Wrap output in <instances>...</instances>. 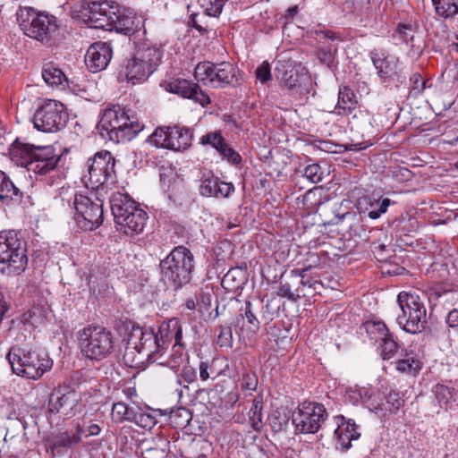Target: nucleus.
<instances>
[{
  "label": "nucleus",
  "instance_id": "obj_33",
  "mask_svg": "<svg viewBox=\"0 0 458 458\" xmlns=\"http://www.w3.org/2000/svg\"><path fill=\"white\" fill-rule=\"evenodd\" d=\"M396 369L402 373L416 375L421 369V362L412 352L403 349L396 360Z\"/></svg>",
  "mask_w": 458,
  "mask_h": 458
},
{
  "label": "nucleus",
  "instance_id": "obj_5",
  "mask_svg": "<svg viewBox=\"0 0 458 458\" xmlns=\"http://www.w3.org/2000/svg\"><path fill=\"white\" fill-rule=\"evenodd\" d=\"M6 360L14 374L33 380L40 378L53 366V360L45 351L28 346H13Z\"/></svg>",
  "mask_w": 458,
  "mask_h": 458
},
{
  "label": "nucleus",
  "instance_id": "obj_24",
  "mask_svg": "<svg viewBox=\"0 0 458 458\" xmlns=\"http://www.w3.org/2000/svg\"><path fill=\"white\" fill-rule=\"evenodd\" d=\"M171 140V149L176 151L186 150L191 146L193 131L191 129L179 124L170 126L168 132Z\"/></svg>",
  "mask_w": 458,
  "mask_h": 458
},
{
  "label": "nucleus",
  "instance_id": "obj_14",
  "mask_svg": "<svg viewBox=\"0 0 458 458\" xmlns=\"http://www.w3.org/2000/svg\"><path fill=\"white\" fill-rule=\"evenodd\" d=\"M72 207L75 211L74 220L81 230L92 231L102 225L103 207L99 199L94 201L85 195L75 194Z\"/></svg>",
  "mask_w": 458,
  "mask_h": 458
},
{
  "label": "nucleus",
  "instance_id": "obj_43",
  "mask_svg": "<svg viewBox=\"0 0 458 458\" xmlns=\"http://www.w3.org/2000/svg\"><path fill=\"white\" fill-rule=\"evenodd\" d=\"M392 203L391 199L388 198H385L382 199H369L368 209V216L371 219H377L380 217L382 214H385L387 211L388 207Z\"/></svg>",
  "mask_w": 458,
  "mask_h": 458
},
{
  "label": "nucleus",
  "instance_id": "obj_11",
  "mask_svg": "<svg viewBox=\"0 0 458 458\" xmlns=\"http://www.w3.org/2000/svg\"><path fill=\"white\" fill-rule=\"evenodd\" d=\"M79 342L81 353L90 360H101L114 348L113 335L102 327H88L80 332Z\"/></svg>",
  "mask_w": 458,
  "mask_h": 458
},
{
  "label": "nucleus",
  "instance_id": "obj_50",
  "mask_svg": "<svg viewBox=\"0 0 458 458\" xmlns=\"http://www.w3.org/2000/svg\"><path fill=\"white\" fill-rule=\"evenodd\" d=\"M134 423L145 429H151L157 424V420L152 414L139 411L134 418Z\"/></svg>",
  "mask_w": 458,
  "mask_h": 458
},
{
  "label": "nucleus",
  "instance_id": "obj_41",
  "mask_svg": "<svg viewBox=\"0 0 458 458\" xmlns=\"http://www.w3.org/2000/svg\"><path fill=\"white\" fill-rule=\"evenodd\" d=\"M169 420L174 428H185L191 420V412L185 407H177L170 412Z\"/></svg>",
  "mask_w": 458,
  "mask_h": 458
},
{
  "label": "nucleus",
  "instance_id": "obj_17",
  "mask_svg": "<svg viewBox=\"0 0 458 458\" xmlns=\"http://www.w3.org/2000/svg\"><path fill=\"white\" fill-rule=\"evenodd\" d=\"M366 331L371 341L379 343L380 355L383 360L394 357L399 349V344L385 323L381 321L367 323Z\"/></svg>",
  "mask_w": 458,
  "mask_h": 458
},
{
  "label": "nucleus",
  "instance_id": "obj_29",
  "mask_svg": "<svg viewBox=\"0 0 458 458\" xmlns=\"http://www.w3.org/2000/svg\"><path fill=\"white\" fill-rule=\"evenodd\" d=\"M259 320L252 310V304L250 301L245 302L244 309L240 310V314L236 318L235 327L246 330L251 335H255L259 329Z\"/></svg>",
  "mask_w": 458,
  "mask_h": 458
},
{
  "label": "nucleus",
  "instance_id": "obj_22",
  "mask_svg": "<svg viewBox=\"0 0 458 458\" xmlns=\"http://www.w3.org/2000/svg\"><path fill=\"white\" fill-rule=\"evenodd\" d=\"M110 208L114 216L115 224L118 225L122 221H125L131 212L140 210L139 205L127 193L114 192L110 199Z\"/></svg>",
  "mask_w": 458,
  "mask_h": 458
},
{
  "label": "nucleus",
  "instance_id": "obj_40",
  "mask_svg": "<svg viewBox=\"0 0 458 458\" xmlns=\"http://www.w3.org/2000/svg\"><path fill=\"white\" fill-rule=\"evenodd\" d=\"M258 385L259 378L257 374L250 369L244 370L240 377V387L244 395H251L257 390Z\"/></svg>",
  "mask_w": 458,
  "mask_h": 458
},
{
  "label": "nucleus",
  "instance_id": "obj_19",
  "mask_svg": "<svg viewBox=\"0 0 458 458\" xmlns=\"http://www.w3.org/2000/svg\"><path fill=\"white\" fill-rule=\"evenodd\" d=\"M87 8L89 12L90 26L108 30L119 5L114 1H91L89 2Z\"/></svg>",
  "mask_w": 458,
  "mask_h": 458
},
{
  "label": "nucleus",
  "instance_id": "obj_53",
  "mask_svg": "<svg viewBox=\"0 0 458 458\" xmlns=\"http://www.w3.org/2000/svg\"><path fill=\"white\" fill-rule=\"evenodd\" d=\"M176 372L179 374V378L183 379L186 384H192L197 380V372L195 369L189 363L182 366V368Z\"/></svg>",
  "mask_w": 458,
  "mask_h": 458
},
{
  "label": "nucleus",
  "instance_id": "obj_57",
  "mask_svg": "<svg viewBox=\"0 0 458 458\" xmlns=\"http://www.w3.org/2000/svg\"><path fill=\"white\" fill-rule=\"evenodd\" d=\"M128 405L124 403H115L112 407V419L117 423L126 420L125 411H127Z\"/></svg>",
  "mask_w": 458,
  "mask_h": 458
},
{
  "label": "nucleus",
  "instance_id": "obj_18",
  "mask_svg": "<svg viewBox=\"0 0 458 458\" xmlns=\"http://www.w3.org/2000/svg\"><path fill=\"white\" fill-rule=\"evenodd\" d=\"M79 395L74 390L64 392L60 387L55 389L48 399V411L71 418L76 414L79 405Z\"/></svg>",
  "mask_w": 458,
  "mask_h": 458
},
{
  "label": "nucleus",
  "instance_id": "obj_51",
  "mask_svg": "<svg viewBox=\"0 0 458 458\" xmlns=\"http://www.w3.org/2000/svg\"><path fill=\"white\" fill-rule=\"evenodd\" d=\"M414 37V30L411 24H398L394 38H398L402 42L408 44Z\"/></svg>",
  "mask_w": 458,
  "mask_h": 458
},
{
  "label": "nucleus",
  "instance_id": "obj_21",
  "mask_svg": "<svg viewBox=\"0 0 458 458\" xmlns=\"http://www.w3.org/2000/svg\"><path fill=\"white\" fill-rule=\"evenodd\" d=\"M337 428L335 430V446L342 451H347L352 446V441L360 437L357 426L353 420H346L343 415L335 418Z\"/></svg>",
  "mask_w": 458,
  "mask_h": 458
},
{
  "label": "nucleus",
  "instance_id": "obj_9",
  "mask_svg": "<svg viewBox=\"0 0 458 458\" xmlns=\"http://www.w3.org/2000/svg\"><path fill=\"white\" fill-rule=\"evenodd\" d=\"M17 20L26 36L40 42H49L58 29L57 19L54 15L32 7L20 9Z\"/></svg>",
  "mask_w": 458,
  "mask_h": 458
},
{
  "label": "nucleus",
  "instance_id": "obj_62",
  "mask_svg": "<svg viewBox=\"0 0 458 458\" xmlns=\"http://www.w3.org/2000/svg\"><path fill=\"white\" fill-rule=\"evenodd\" d=\"M26 315L28 316L27 319L32 326L43 322L41 310L38 307H33L26 313Z\"/></svg>",
  "mask_w": 458,
  "mask_h": 458
},
{
  "label": "nucleus",
  "instance_id": "obj_63",
  "mask_svg": "<svg viewBox=\"0 0 458 458\" xmlns=\"http://www.w3.org/2000/svg\"><path fill=\"white\" fill-rule=\"evenodd\" d=\"M410 81L412 84V89L419 92L424 89L425 81L420 73H414L411 76Z\"/></svg>",
  "mask_w": 458,
  "mask_h": 458
},
{
  "label": "nucleus",
  "instance_id": "obj_8",
  "mask_svg": "<svg viewBox=\"0 0 458 458\" xmlns=\"http://www.w3.org/2000/svg\"><path fill=\"white\" fill-rule=\"evenodd\" d=\"M161 58L162 51L159 47L142 43L123 66L121 73L132 84L145 81L156 71Z\"/></svg>",
  "mask_w": 458,
  "mask_h": 458
},
{
  "label": "nucleus",
  "instance_id": "obj_20",
  "mask_svg": "<svg viewBox=\"0 0 458 458\" xmlns=\"http://www.w3.org/2000/svg\"><path fill=\"white\" fill-rule=\"evenodd\" d=\"M113 51L108 42H96L92 44L85 55V64L91 72H98L106 68Z\"/></svg>",
  "mask_w": 458,
  "mask_h": 458
},
{
  "label": "nucleus",
  "instance_id": "obj_60",
  "mask_svg": "<svg viewBox=\"0 0 458 458\" xmlns=\"http://www.w3.org/2000/svg\"><path fill=\"white\" fill-rule=\"evenodd\" d=\"M318 57L322 64L330 67L334 62V54L332 48L327 47L318 49Z\"/></svg>",
  "mask_w": 458,
  "mask_h": 458
},
{
  "label": "nucleus",
  "instance_id": "obj_47",
  "mask_svg": "<svg viewBox=\"0 0 458 458\" xmlns=\"http://www.w3.org/2000/svg\"><path fill=\"white\" fill-rule=\"evenodd\" d=\"M219 178L214 175L202 180L199 186V192L205 197H216L217 195V186Z\"/></svg>",
  "mask_w": 458,
  "mask_h": 458
},
{
  "label": "nucleus",
  "instance_id": "obj_23",
  "mask_svg": "<svg viewBox=\"0 0 458 458\" xmlns=\"http://www.w3.org/2000/svg\"><path fill=\"white\" fill-rule=\"evenodd\" d=\"M170 91L183 98H190L202 106L210 103L209 97L200 89L198 84L182 79H177L169 84Z\"/></svg>",
  "mask_w": 458,
  "mask_h": 458
},
{
  "label": "nucleus",
  "instance_id": "obj_3",
  "mask_svg": "<svg viewBox=\"0 0 458 458\" xmlns=\"http://www.w3.org/2000/svg\"><path fill=\"white\" fill-rule=\"evenodd\" d=\"M11 158L17 165L44 176L55 172L62 156L55 153L53 146H35L15 140L11 149Z\"/></svg>",
  "mask_w": 458,
  "mask_h": 458
},
{
  "label": "nucleus",
  "instance_id": "obj_59",
  "mask_svg": "<svg viewBox=\"0 0 458 458\" xmlns=\"http://www.w3.org/2000/svg\"><path fill=\"white\" fill-rule=\"evenodd\" d=\"M223 159L227 160L233 165H239L242 162V157L230 145L222 151L220 155Z\"/></svg>",
  "mask_w": 458,
  "mask_h": 458
},
{
  "label": "nucleus",
  "instance_id": "obj_25",
  "mask_svg": "<svg viewBox=\"0 0 458 458\" xmlns=\"http://www.w3.org/2000/svg\"><path fill=\"white\" fill-rule=\"evenodd\" d=\"M371 59L380 78H387L395 73L398 64L396 56L375 51L371 53Z\"/></svg>",
  "mask_w": 458,
  "mask_h": 458
},
{
  "label": "nucleus",
  "instance_id": "obj_58",
  "mask_svg": "<svg viewBox=\"0 0 458 458\" xmlns=\"http://www.w3.org/2000/svg\"><path fill=\"white\" fill-rule=\"evenodd\" d=\"M228 0H209L207 7L206 13L209 16L217 17L221 14L225 4Z\"/></svg>",
  "mask_w": 458,
  "mask_h": 458
},
{
  "label": "nucleus",
  "instance_id": "obj_36",
  "mask_svg": "<svg viewBox=\"0 0 458 458\" xmlns=\"http://www.w3.org/2000/svg\"><path fill=\"white\" fill-rule=\"evenodd\" d=\"M435 13L439 17L451 20L458 13V0H432Z\"/></svg>",
  "mask_w": 458,
  "mask_h": 458
},
{
  "label": "nucleus",
  "instance_id": "obj_28",
  "mask_svg": "<svg viewBox=\"0 0 458 458\" xmlns=\"http://www.w3.org/2000/svg\"><path fill=\"white\" fill-rule=\"evenodd\" d=\"M148 219L147 213L140 208L131 212V216L122 221L118 225L121 226L120 230H123L126 235L133 236L135 234L141 233L144 230Z\"/></svg>",
  "mask_w": 458,
  "mask_h": 458
},
{
  "label": "nucleus",
  "instance_id": "obj_35",
  "mask_svg": "<svg viewBox=\"0 0 458 458\" xmlns=\"http://www.w3.org/2000/svg\"><path fill=\"white\" fill-rule=\"evenodd\" d=\"M358 394L369 411L375 412L386 411V404L378 393L370 389L362 388L359 391Z\"/></svg>",
  "mask_w": 458,
  "mask_h": 458
},
{
  "label": "nucleus",
  "instance_id": "obj_10",
  "mask_svg": "<svg viewBox=\"0 0 458 458\" xmlns=\"http://www.w3.org/2000/svg\"><path fill=\"white\" fill-rule=\"evenodd\" d=\"M397 302L402 310L397 322L403 329L411 334L422 332L427 326V310L420 297L415 293L403 291L397 296Z\"/></svg>",
  "mask_w": 458,
  "mask_h": 458
},
{
  "label": "nucleus",
  "instance_id": "obj_6",
  "mask_svg": "<svg viewBox=\"0 0 458 458\" xmlns=\"http://www.w3.org/2000/svg\"><path fill=\"white\" fill-rule=\"evenodd\" d=\"M28 265L26 243L14 230L0 232V273L5 276L21 274Z\"/></svg>",
  "mask_w": 458,
  "mask_h": 458
},
{
  "label": "nucleus",
  "instance_id": "obj_49",
  "mask_svg": "<svg viewBox=\"0 0 458 458\" xmlns=\"http://www.w3.org/2000/svg\"><path fill=\"white\" fill-rule=\"evenodd\" d=\"M302 175L312 183H318L323 179V171L319 165L311 164L304 168Z\"/></svg>",
  "mask_w": 458,
  "mask_h": 458
},
{
  "label": "nucleus",
  "instance_id": "obj_48",
  "mask_svg": "<svg viewBox=\"0 0 458 458\" xmlns=\"http://www.w3.org/2000/svg\"><path fill=\"white\" fill-rule=\"evenodd\" d=\"M87 5H89V2L85 0L75 3L71 8V16L89 23V12Z\"/></svg>",
  "mask_w": 458,
  "mask_h": 458
},
{
  "label": "nucleus",
  "instance_id": "obj_2",
  "mask_svg": "<svg viewBox=\"0 0 458 458\" xmlns=\"http://www.w3.org/2000/svg\"><path fill=\"white\" fill-rule=\"evenodd\" d=\"M144 128L137 114L119 106L106 108L98 124L103 138L120 143L130 141Z\"/></svg>",
  "mask_w": 458,
  "mask_h": 458
},
{
  "label": "nucleus",
  "instance_id": "obj_31",
  "mask_svg": "<svg viewBox=\"0 0 458 458\" xmlns=\"http://www.w3.org/2000/svg\"><path fill=\"white\" fill-rule=\"evenodd\" d=\"M246 271L241 267H233L223 276L221 285L227 292L236 293L242 290L247 283Z\"/></svg>",
  "mask_w": 458,
  "mask_h": 458
},
{
  "label": "nucleus",
  "instance_id": "obj_12",
  "mask_svg": "<svg viewBox=\"0 0 458 458\" xmlns=\"http://www.w3.org/2000/svg\"><path fill=\"white\" fill-rule=\"evenodd\" d=\"M115 159L109 151L98 152L85 163L81 181L87 188L98 189L115 174Z\"/></svg>",
  "mask_w": 458,
  "mask_h": 458
},
{
  "label": "nucleus",
  "instance_id": "obj_15",
  "mask_svg": "<svg viewBox=\"0 0 458 458\" xmlns=\"http://www.w3.org/2000/svg\"><path fill=\"white\" fill-rule=\"evenodd\" d=\"M68 119V113L62 103L48 100L35 112L33 123L38 131L54 132L63 129Z\"/></svg>",
  "mask_w": 458,
  "mask_h": 458
},
{
  "label": "nucleus",
  "instance_id": "obj_42",
  "mask_svg": "<svg viewBox=\"0 0 458 458\" xmlns=\"http://www.w3.org/2000/svg\"><path fill=\"white\" fill-rule=\"evenodd\" d=\"M277 295L296 302L301 298L300 287L296 283H293V277H291V281L280 283Z\"/></svg>",
  "mask_w": 458,
  "mask_h": 458
},
{
  "label": "nucleus",
  "instance_id": "obj_44",
  "mask_svg": "<svg viewBox=\"0 0 458 458\" xmlns=\"http://www.w3.org/2000/svg\"><path fill=\"white\" fill-rule=\"evenodd\" d=\"M386 411L394 413L405 403L403 394L397 390H390L386 395Z\"/></svg>",
  "mask_w": 458,
  "mask_h": 458
},
{
  "label": "nucleus",
  "instance_id": "obj_56",
  "mask_svg": "<svg viewBox=\"0 0 458 458\" xmlns=\"http://www.w3.org/2000/svg\"><path fill=\"white\" fill-rule=\"evenodd\" d=\"M224 137L220 131H215L208 132L200 138V144L202 145H211L213 148H216L219 143L223 142Z\"/></svg>",
  "mask_w": 458,
  "mask_h": 458
},
{
  "label": "nucleus",
  "instance_id": "obj_39",
  "mask_svg": "<svg viewBox=\"0 0 458 458\" xmlns=\"http://www.w3.org/2000/svg\"><path fill=\"white\" fill-rule=\"evenodd\" d=\"M433 393L437 401L445 405L458 400V390L442 384L436 385L433 388Z\"/></svg>",
  "mask_w": 458,
  "mask_h": 458
},
{
  "label": "nucleus",
  "instance_id": "obj_7",
  "mask_svg": "<svg viewBox=\"0 0 458 458\" xmlns=\"http://www.w3.org/2000/svg\"><path fill=\"white\" fill-rule=\"evenodd\" d=\"M274 72L280 88L291 98L300 104L308 100L311 81L300 65L290 60L278 61Z\"/></svg>",
  "mask_w": 458,
  "mask_h": 458
},
{
  "label": "nucleus",
  "instance_id": "obj_4",
  "mask_svg": "<svg viewBox=\"0 0 458 458\" xmlns=\"http://www.w3.org/2000/svg\"><path fill=\"white\" fill-rule=\"evenodd\" d=\"M161 280L174 291L190 284L195 268L194 255L190 249L174 247L159 263Z\"/></svg>",
  "mask_w": 458,
  "mask_h": 458
},
{
  "label": "nucleus",
  "instance_id": "obj_55",
  "mask_svg": "<svg viewBox=\"0 0 458 458\" xmlns=\"http://www.w3.org/2000/svg\"><path fill=\"white\" fill-rule=\"evenodd\" d=\"M224 137L220 131H215L208 132L200 138V144L202 145H211L213 148H216L219 143L223 142Z\"/></svg>",
  "mask_w": 458,
  "mask_h": 458
},
{
  "label": "nucleus",
  "instance_id": "obj_46",
  "mask_svg": "<svg viewBox=\"0 0 458 458\" xmlns=\"http://www.w3.org/2000/svg\"><path fill=\"white\" fill-rule=\"evenodd\" d=\"M216 333H217L216 344L221 348L228 349L233 346V338L230 326H219L216 328Z\"/></svg>",
  "mask_w": 458,
  "mask_h": 458
},
{
  "label": "nucleus",
  "instance_id": "obj_64",
  "mask_svg": "<svg viewBox=\"0 0 458 458\" xmlns=\"http://www.w3.org/2000/svg\"><path fill=\"white\" fill-rule=\"evenodd\" d=\"M446 323L450 327H458V310H450L446 316Z\"/></svg>",
  "mask_w": 458,
  "mask_h": 458
},
{
  "label": "nucleus",
  "instance_id": "obj_26",
  "mask_svg": "<svg viewBox=\"0 0 458 458\" xmlns=\"http://www.w3.org/2000/svg\"><path fill=\"white\" fill-rule=\"evenodd\" d=\"M84 434V428L78 424L75 431H64L54 436L49 441L50 447L53 450L59 448H72L81 442V437Z\"/></svg>",
  "mask_w": 458,
  "mask_h": 458
},
{
  "label": "nucleus",
  "instance_id": "obj_37",
  "mask_svg": "<svg viewBox=\"0 0 458 458\" xmlns=\"http://www.w3.org/2000/svg\"><path fill=\"white\" fill-rule=\"evenodd\" d=\"M170 126L157 127L148 137V141L157 147L171 149V140H169L168 132Z\"/></svg>",
  "mask_w": 458,
  "mask_h": 458
},
{
  "label": "nucleus",
  "instance_id": "obj_61",
  "mask_svg": "<svg viewBox=\"0 0 458 458\" xmlns=\"http://www.w3.org/2000/svg\"><path fill=\"white\" fill-rule=\"evenodd\" d=\"M234 191V186L232 182H225L219 180L217 186V195L216 198H227Z\"/></svg>",
  "mask_w": 458,
  "mask_h": 458
},
{
  "label": "nucleus",
  "instance_id": "obj_16",
  "mask_svg": "<svg viewBox=\"0 0 458 458\" xmlns=\"http://www.w3.org/2000/svg\"><path fill=\"white\" fill-rule=\"evenodd\" d=\"M327 416V411L323 404L315 402H304L293 413L292 421L296 430L301 433H316Z\"/></svg>",
  "mask_w": 458,
  "mask_h": 458
},
{
  "label": "nucleus",
  "instance_id": "obj_52",
  "mask_svg": "<svg viewBox=\"0 0 458 458\" xmlns=\"http://www.w3.org/2000/svg\"><path fill=\"white\" fill-rule=\"evenodd\" d=\"M310 268V267H309L303 269H293L290 272V276L293 277V283H296L299 287L301 285L311 287V279L306 277V272Z\"/></svg>",
  "mask_w": 458,
  "mask_h": 458
},
{
  "label": "nucleus",
  "instance_id": "obj_32",
  "mask_svg": "<svg viewBox=\"0 0 458 458\" xmlns=\"http://www.w3.org/2000/svg\"><path fill=\"white\" fill-rule=\"evenodd\" d=\"M236 79V70L233 65L227 62L215 64L214 71V87L224 88L226 85L233 84Z\"/></svg>",
  "mask_w": 458,
  "mask_h": 458
},
{
  "label": "nucleus",
  "instance_id": "obj_38",
  "mask_svg": "<svg viewBox=\"0 0 458 458\" xmlns=\"http://www.w3.org/2000/svg\"><path fill=\"white\" fill-rule=\"evenodd\" d=\"M215 64L210 62L199 63L194 71V77L198 81L214 86Z\"/></svg>",
  "mask_w": 458,
  "mask_h": 458
},
{
  "label": "nucleus",
  "instance_id": "obj_30",
  "mask_svg": "<svg viewBox=\"0 0 458 458\" xmlns=\"http://www.w3.org/2000/svg\"><path fill=\"white\" fill-rule=\"evenodd\" d=\"M23 193L17 188L10 178L0 170V201L20 203L22 199Z\"/></svg>",
  "mask_w": 458,
  "mask_h": 458
},
{
  "label": "nucleus",
  "instance_id": "obj_13",
  "mask_svg": "<svg viewBox=\"0 0 458 458\" xmlns=\"http://www.w3.org/2000/svg\"><path fill=\"white\" fill-rule=\"evenodd\" d=\"M335 109L338 115H352L349 123L352 129L360 130L362 133L373 129L371 114L359 108L357 97L351 88L340 87Z\"/></svg>",
  "mask_w": 458,
  "mask_h": 458
},
{
  "label": "nucleus",
  "instance_id": "obj_45",
  "mask_svg": "<svg viewBox=\"0 0 458 458\" xmlns=\"http://www.w3.org/2000/svg\"><path fill=\"white\" fill-rule=\"evenodd\" d=\"M182 347V342H181V345H179L174 341L173 352L169 356L168 360L165 361L160 360L159 363L163 364L164 362H165L172 369H174V370L178 369L180 368V366L182 365L184 357L186 356V354L183 353Z\"/></svg>",
  "mask_w": 458,
  "mask_h": 458
},
{
  "label": "nucleus",
  "instance_id": "obj_1",
  "mask_svg": "<svg viewBox=\"0 0 458 458\" xmlns=\"http://www.w3.org/2000/svg\"><path fill=\"white\" fill-rule=\"evenodd\" d=\"M173 339L181 345L182 327L174 318L163 323L157 332L151 328L133 327L127 340L123 359L131 367H139L145 361H158Z\"/></svg>",
  "mask_w": 458,
  "mask_h": 458
},
{
  "label": "nucleus",
  "instance_id": "obj_34",
  "mask_svg": "<svg viewBox=\"0 0 458 458\" xmlns=\"http://www.w3.org/2000/svg\"><path fill=\"white\" fill-rule=\"evenodd\" d=\"M42 78L51 87L65 86L67 78L61 69L53 64H47L42 70Z\"/></svg>",
  "mask_w": 458,
  "mask_h": 458
},
{
  "label": "nucleus",
  "instance_id": "obj_54",
  "mask_svg": "<svg viewBox=\"0 0 458 458\" xmlns=\"http://www.w3.org/2000/svg\"><path fill=\"white\" fill-rule=\"evenodd\" d=\"M256 78L262 84H266L267 82L272 80L271 69L267 61H264L255 72Z\"/></svg>",
  "mask_w": 458,
  "mask_h": 458
},
{
  "label": "nucleus",
  "instance_id": "obj_27",
  "mask_svg": "<svg viewBox=\"0 0 458 458\" xmlns=\"http://www.w3.org/2000/svg\"><path fill=\"white\" fill-rule=\"evenodd\" d=\"M141 27L142 21L140 18L131 15H121L118 10L108 30L114 29L125 35H131L140 31Z\"/></svg>",
  "mask_w": 458,
  "mask_h": 458
}]
</instances>
